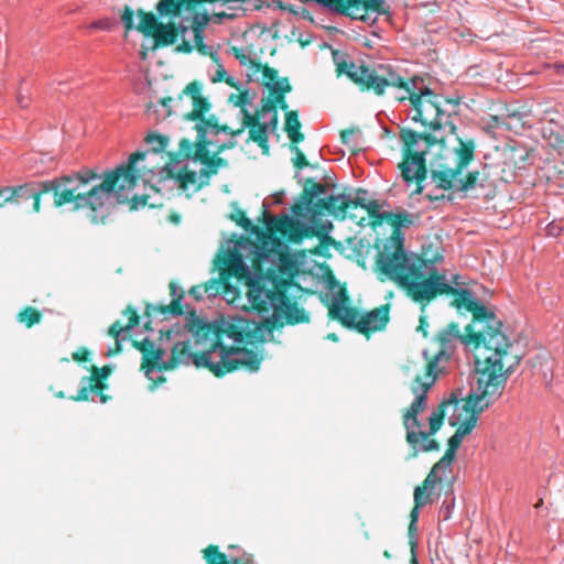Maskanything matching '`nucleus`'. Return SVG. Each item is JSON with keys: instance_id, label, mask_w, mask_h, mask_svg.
<instances>
[{"instance_id": "nucleus-1", "label": "nucleus", "mask_w": 564, "mask_h": 564, "mask_svg": "<svg viewBox=\"0 0 564 564\" xmlns=\"http://www.w3.org/2000/svg\"><path fill=\"white\" fill-rule=\"evenodd\" d=\"M184 99H188L192 106V110L184 118L196 121L194 128L197 137L195 141H180L177 160L166 170V174L182 191L195 193L208 183L210 174L226 165V161L217 155L236 147L234 139L241 130L219 126L216 117L209 115L212 106L203 96L200 83H189L178 96L180 101Z\"/></svg>"}, {"instance_id": "nucleus-2", "label": "nucleus", "mask_w": 564, "mask_h": 564, "mask_svg": "<svg viewBox=\"0 0 564 564\" xmlns=\"http://www.w3.org/2000/svg\"><path fill=\"white\" fill-rule=\"evenodd\" d=\"M383 270L389 273L394 282L401 286L406 296L417 303H427L437 295L454 294L451 302L457 310L465 308L473 314V319L468 324L471 336L467 339V345L477 348L479 337L484 333L496 334L501 330L502 323L496 314L485 306L475 294L468 289H456L447 280L445 274H441L434 260H426L422 257L410 256V258L400 257V254L386 256L382 260Z\"/></svg>"}, {"instance_id": "nucleus-3", "label": "nucleus", "mask_w": 564, "mask_h": 564, "mask_svg": "<svg viewBox=\"0 0 564 564\" xmlns=\"http://www.w3.org/2000/svg\"><path fill=\"white\" fill-rule=\"evenodd\" d=\"M334 62L340 74L347 75L361 89L372 91L377 96L386 93L399 101L410 102L408 118L430 130L436 131L442 127V97L435 94L420 75L411 78L403 77L391 65L379 64L373 67L356 64L346 55L333 53Z\"/></svg>"}, {"instance_id": "nucleus-4", "label": "nucleus", "mask_w": 564, "mask_h": 564, "mask_svg": "<svg viewBox=\"0 0 564 564\" xmlns=\"http://www.w3.org/2000/svg\"><path fill=\"white\" fill-rule=\"evenodd\" d=\"M468 325L465 334H462L457 323H451L438 332L437 341L440 349L430 359L427 351L423 356L429 360L426 370L433 373H441L444 369L443 364L447 362L453 356L458 343L463 344L468 352L475 358L476 373L471 389H485V393H501L507 378L512 373L521 361V357L513 352V345L505 333H486L479 337L477 348L467 345V339L471 336Z\"/></svg>"}, {"instance_id": "nucleus-5", "label": "nucleus", "mask_w": 564, "mask_h": 564, "mask_svg": "<svg viewBox=\"0 0 564 564\" xmlns=\"http://www.w3.org/2000/svg\"><path fill=\"white\" fill-rule=\"evenodd\" d=\"M259 321H252L239 315L221 317L214 323L199 318L191 313L187 318L188 332L198 337L205 336L208 346L215 355L224 352L227 355L223 364L228 368V373L239 369H248L253 372L259 370L262 358L252 350L236 347V344H251L258 339L257 333L262 325H272L282 323L286 319L265 322L257 312Z\"/></svg>"}, {"instance_id": "nucleus-6", "label": "nucleus", "mask_w": 564, "mask_h": 564, "mask_svg": "<svg viewBox=\"0 0 564 564\" xmlns=\"http://www.w3.org/2000/svg\"><path fill=\"white\" fill-rule=\"evenodd\" d=\"M228 267L235 276L248 281V301L263 321L286 319L290 324L308 322V314L293 301V294L299 290L295 283L271 281L260 271L252 273L237 252L229 254Z\"/></svg>"}, {"instance_id": "nucleus-7", "label": "nucleus", "mask_w": 564, "mask_h": 564, "mask_svg": "<svg viewBox=\"0 0 564 564\" xmlns=\"http://www.w3.org/2000/svg\"><path fill=\"white\" fill-rule=\"evenodd\" d=\"M476 142L474 139H457V145L444 150L430 163L431 184L436 189L468 192L484 186L479 171H471L464 176V171L475 158Z\"/></svg>"}, {"instance_id": "nucleus-8", "label": "nucleus", "mask_w": 564, "mask_h": 564, "mask_svg": "<svg viewBox=\"0 0 564 564\" xmlns=\"http://www.w3.org/2000/svg\"><path fill=\"white\" fill-rule=\"evenodd\" d=\"M140 159L147 158L143 154L133 153L130 155L127 164H121L108 172L100 184L87 188L90 184L88 183L82 189L76 191V212L89 208L91 212L96 213L107 205L111 196H113L118 203L128 200L139 180L133 169Z\"/></svg>"}, {"instance_id": "nucleus-9", "label": "nucleus", "mask_w": 564, "mask_h": 564, "mask_svg": "<svg viewBox=\"0 0 564 564\" xmlns=\"http://www.w3.org/2000/svg\"><path fill=\"white\" fill-rule=\"evenodd\" d=\"M99 175L90 169L65 174L46 181H33L22 185L10 186L13 203L20 199H32L33 212L41 210V197L43 194L52 193L54 207L61 208L70 205V210L75 209V192L85 187L88 183L99 180Z\"/></svg>"}, {"instance_id": "nucleus-10", "label": "nucleus", "mask_w": 564, "mask_h": 564, "mask_svg": "<svg viewBox=\"0 0 564 564\" xmlns=\"http://www.w3.org/2000/svg\"><path fill=\"white\" fill-rule=\"evenodd\" d=\"M400 141L402 142V162L399 164L401 175L406 186L410 187L414 184L412 195L422 194L424 185L422 182L426 178V156L433 150H437L435 158L430 161H435L444 150V144L430 133H419L410 128H402L400 130Z\"/></svg>"}, {"instance_id": "nucleus-11", "label": "nucleus", "mask_w": 564, "mask_h": 564, "mask_svg": "<svg viewBox=\"0 0 564 564\" xmlns=\"http://www.w3.org/2000/svg\"><path fill=\"white\" fill-rule=\"evenodd\" d=\"M193 344L188 341L176 343L172 348L170 359L162 361V369H173L180 365H194L198 369H207L216 377L227 375L228 368L221 362L227 355H221V351L215 355L208 346L205 336L198 337L193 335Z\"/></svg>"}, {"instance_id": "nucleus-12", "label": "nucleus", "mask_w": 564, "mask_h": 564, "mask_svg": "<svg viewBox=\"0 0 564 564\" xmlns=\"http://www.w3.org/2000/svg\"><path fill=\"white\" fill-rule=\"evenodd\" d=\"M501 393L488 394L485 389H471L468 399L462 403V411L466 413L465 421L448 440V448L440 459L442 464L452 465L456 452L462 445L464 437L475 429L479 414L487 409Z\"/></svg>"}, {"instance_id": "nucleus-13", "label": "nucleus", "mask_w": 564, "mask_h": 564, "mask_svg": "<svg viewBox=\"0 0 564 564\" xmlns=\"http://www.w3.org/2000/svg\"><path fill=\"white\" fill-rule=\"evenodd\" d=\"M436 378V373L425 369V373L423 376H416L411 386V391L415 395V399L403 415V423L406 429V442L413 449H416L417 435L415 429H420L422 425L417 420V415L426 408L427 392L433 387Z\"/></svg>"}, {"instance_id": "nucleus-14", "label": "nucleus", "mask_w": 564, "mask_h": 564, "mask_svg": "<svg viewBox=\"0 0 564 564\" xmlns=\"http://www.w3.org/2000/svg\"><path fill=\"white\" fill-rule=\"evenodd\" d=\"M394 226L393 232L383 245V249L378 252L377 267L383 275L394 281V279L383 270L382 260L386 256L391 257L393 253L400 257L410 258V256L420 257L419 254L408 251L404 248V234L401 231L402 227H409L413 224V215L408 212L394 214L391 219H388Z\"/></svg>"}, {"instance_id": "nucleus-15", "label": "nucleus", "mask_w": 564, "mask_h": 564, "mask_svg": "<svg viewBox=\"0 0 564 564\" xmlns=\"http://www.w3.org/2000/svg\"><path fill=\"white\" fill-rule=\"evenodd\" d=\"M267 78L271 82L267 83V87L270 89L269 98L263 102L260 109V116L265 119L270 116L269 120L274 129L278 124V110L276 106H280L281 109L286 110L288 104L284 99L283 94L291 91V85L289 84L288 78H283L282 80L273 82L276 78V72L271 68H267L264 72Z\"/></svg>"}, {"instance_id": "nucleus-16", "label": "nucleus", "mask_w": 564, "mask_h": 564, "mask_svg": "<svg viewBox=\"0 0 564 564\" xmlns=\"http://www.w3.org/2000/svg\"><path fill=\"white\" fill-rule=\"evenodd\" d=\"M464 401H462L463 403ZM451 405H454L455 412L462 410L460 401L456 399V397L452 395L451 399L443 401L437 409L433 410L429 417V431H416V449L422 452H431L437 451L440 448L438 443L435 440H429L430 436L437 433L443 424V419L445 416L446 409Z\"/></svg>"}, {"instance_id": "nucleus-17", "label": "nucleus", "mask_w": 564, "mask_h": 564, "mask_svg": "<svg viewBox=\"0 0 564 564\" xmlns=\"http://www.w3.org/2000/svg\"><path fill=\"white\" fill-rule=\"evenodd\" d=\"M304 193L308 198L296 203L292 213L297 217H315L322 214V209L332 194L328 193L325 184L314 183L308 180L304 186Z\"/></svg>"}, {"instance_id": "nucleus-18", "label": "nucleus", "mask_w": 564, "mask_h": 564, "mask_svg": "<svg viewBox=\"0 0 564 564\" xmlns=\"http://www.w3.org/2000/svg\"><path fill=\"white\" fill-rule=\"evenodd\" d=\"M300 218L288 215L269 216L265 224L269 231L279 232L290 242H300L313 232V227Z\"/></svg>"}, {"instance_id": "nucleus-19", "label": "nucleus", "mask_w": 564, "mask_h": 564, "mask_svg": "<svg viewBox=\"0 0 564 564\" xmlns=\"http://www.w3.org/2000/svg\"><path fill=\"white\" fill-rule=\"evenodd\" d=\"M242 113V127L239 129L241 132L237 135H235V141L237 142V137L241 135L243 133V130L246 128L249 129V140L258 143V145L263 150L264 153L269 151L268 145V134L269 130L274 131L276 127L273 129L272 124L270 123V116H268L265 119H263L260 116V110L257 111V113L253 116L250 112H248L246 109L241 110Z\"/></svg>"}, {"instance_id": "nucleus-20", "label": "nucleus", "mask_w": 564, "mask_h": 564, "mask_svg": "<svg viewBox=\"0 0 564 564\" xmlns=\"http://www.w3.org/2000/svg\"><path fill=\"white\" fill-rule=\"evenodd\" d=\"M207 23L208 19L206 15L195 14L191 23V29L194 35V45H189L184 41L183 47L186 52H191L193 47H196L202 55L209 56L215 63H218L220 62V57L217 48H215L214 45H208L204 42V30Z\"/></svg>"}, {"instance_id": "nucleus-21", "label": "nucleus", "mask_w": 564, "mask_h": 564, "mask_svg": "<svg viewBox=\"0 0 564 564\" xmlns=\"http://www.w3.org/2000/svg\"><path fill=\"white\" fill-rule=\"evenodd\" d=\"M289 251V247L281 240L268 238L260 247H257L254 265L262 273V262H268L269 268H274L279 258H282Z\"/></svg>"}, {"instance_id": "nucleus-22", "label": "nucleus", "mask_w": 564, "mask_h": 564, "mask_svg": "<svg viewBox=\"0 0 564 564\" xmlns=\"http://www.w3.org/2000/svg\"><path fill=\"white\" fill-rule=\"evenodd\" d=\"M172 301L170 305H161V306H151L147 307L148 316H162V319H166L169 317L180 316L185 313L188 308V305L183 303L184 292L178 289L176 283H170Z\"/></svg>"}, {"instance_id": "nucleus-23", "label": "nucleus", "mask_w": 564, "mask_h": 564, "mask_svg": "<svg viewBox=\"0 0 564 564\" xmlns=\"http://www.w3.org/2000/svg\"><path fill=\"white\" fill-rule=\"evenodd\" d=\"M348 301L344 291L334 295L329 305V315L332 318L339 321L343 325L355 328L358 323L359 313L354 307L346 305Z\"/></svg>"}, {"instance_id": "nucleus-24", "label": "nucleus", "mask_w": 564, "mask_h": 564, "mask_svg": "<svg viewBox=\"0 0 564 564\" xmlns=\"http://www.w3.org/2000/svg\"><path fill=\"white\" fill-rule=\"evenodd\" d=\"M388 321L389 310L386 306H381L365 315L359 314L356 329L361 334H366L369 330H381L386 327Z\"/></svg>"}, {"instance_id": "nucleus-25", "label": "nucleus", "mask_w": 564, "mask_h": 564, "mask_svg": "<svg viewBox=\"0 0 564 564\" xmlns=\"http://www.w3.org/2000/svg\"><path fill=\"white\" fill-rule=\"evenodd\" d=\"M140 350L143 354V361H142V369L144 370L145 376L149 377V375L155 369H162L163 365L162 361L164 351L156 347L155 343L145 338L141 345Z\"/></svg>"}, {"instance_id": "nucleus-26", "label": "nucleus", "mask_w": 564, "mask_h": 564, "mask_svg": "<svg viewBox=\"0 0 564 564\" xmlns=\"http://www.w3.org/2000/svg\"><path fill=\"white\" fill-rule=\"evenodd\" d=\"M276 273L285 275L289 279H292L297 273V262L290 251H288L282 258H279V262L274 268H267L264 278H269L274 282H280L281 280H275ZM285 281L292 283L291 281Z\"/></svg>"}, {"instance_id": "nucleus-27", "label": "nucleus", "mask_w": 564, "mask_h": 564, "mask_svg": "<svg viewBox=\"0 0 564 564\" xmlns=\"http://www.w3.org/2000/svg\"><path fill=\"white\" fill-rule=\"evenodd\" d=\"M204 558L207 564H251L252 560L249 556H230L218 551L217 546L209 545L204 551Z\"/></svg>"}, {"instance_id": "nucleus-28", "label": "nucleus", "mask_w": 564, "mask_h": 564, "mask_svg": "<svg viewBox=\"0 0 564 564\" xmlns=\"http://www.w3.org/2000/svg\"><path fill=\"white\" fill-rule=\"evenodd\" d=\"M351 208V197L349 195L339 194L333 195L328 197L326 204L322 209V214L324 212H328L329 214L337 217H345L347 215L348 209Z\"/></svg>"}, {"instance_id": "nucleus-29", "label": "nucleus", "mask_w": 564, "mask_h": 564, "mask_svg": "<svg viewBox=\"0 0 564 564\" xmlns=\"http://www.w3.org/2000/svg\"><path fill=\"white\" fill-rule=\"evenodd\" d=\"M147 144L149 145V150L137 153L143 154L147 159H140V161H154L161 156V153L165 150L167 145V138L161 135L159 133H150L145 139Z\"/></svg>"}, {"instance_id": "nucleus-30", "label": "nucleus", "mask_w": 564, "mask_h": 564, "mask_svg": "<svg viewBox=\"0 0 564 564\" xmlns=\"http://www.w3.org/2000/svg\"><path fill=\"white\" fill-rule=\"evenodd\" d=\"M105 389V384L101 382V380H98V377H89L84 378L80 383V389L78 390V393L76 397H73L72 399L75 401H86V400H94V395L98 394L101 390Z\"/></svg>"}, {"instance_id": "nucleus-31", "label": "nucleus", "mask_w": 564, "mask_h": 564, "mask_svg": "<svg viewBox=\"0 0 564 564\" xmlns=\"http://www.w3.org/2000/svg\"><path fill=\"white\" fill-rule=\"evenodd\" d=\"M123 314L128 315V317H129V322H128L127 326L122 327L119 322H115L109 327V330H108L109 335H111L116 338V345H117L118 350L120 349V339H119L120 334L123 333L124 330L133 329L139 323V316L135 313V311H133L132 308L128 307L123 312Z\"/></svg>"}, {"instance_id": "nucleus-32", "label": "nucleus", "mask_w": 564, "mask_h": 564, "mask_svg": "<svg viewBox=\"0 0 564 564\" xmlns=\"http://www.w3.org/2000/svg\"><path fill=\"white\" fill-rule=\"evenodd\" d=\"M123 314L128 315V317H129V322H128L127 326L122 327L119 322H115L109 327V330H108L109 335H111L116 338V345H117L118 350L120 349V339H119L120 334L123 333L124 330L133 329L139 323V316L135 313V311H133L132 308L128 307L123 312Z\"/></svg>"}, {"instance_id": "nucleus-33", "label": "nucleus", "mask_w": 564, "mask_h": 564, "mask_svg": "<svg viewBox=\"0 0 564 564\" xmlns=\"http://www.w3.org/2000/svg\"><path fill=\"white\" fill-rule=\"evenodd\" d=\"M156 161L158 159H155L154 161H139L135 164V167L133 169L139 178L145 181L149 176L161 174L167 166V163H165L164 165H160L158 164Z\"/></svg>"}, {"instance_id": "nucleus-34", "label": "nucleus", "mask_w": 564, "mask_h": 564, "mask_svg": "<svg viewBox=\"0 0 564 564\" xmlns=\"http://www.w3.org/2000/svg\"><path fill=\"white\" fill-rule=\"evenodd\" d=\"M301 123L295 111H289L285 119V131L288 137L293 143H299L304 140V135L299 131Z\"/></svg>"}, {"instance_id": "nucleus-35", "label": "nucleus", "mask_w": 564, "mask_h": 564, "mask_svg": "<svg viewBox=\"0 0 564 564\" xmlns=\"http://www.w3.org/2000/svg\"><path fill=\"white\" fill-rule=\"evenodd\" d=\"M177 35V29L174 26L173 23H169L159 24L158 30L155 31L153 36H155L156 42L170 45L176 41Z\"/></svg>"}, {"instance_id": "nucleus-36", "label": "nucleus", "mask_w": 564, "mask_h": 564, "mask_svg": "<svg viewBox=\"0 0 564 564\" xmlns=\"http://www.w3.org/2000/svg\"><path fill=\"white\" fill-rule=\"evenodd\" d=\"M451 466L447 464H442V460H438L431 469L426 478L424 479L421 488L424 490H433L435 485L442 480V477L440 476V473H444L446 469H448Z\"/></svg>"}, {"instance_id": "nucleus-37", "label": "nucleus", "mask_w": 564, "mask_h": 564, "mask_svg": "<svg viewBox=\"0 0 564 564\" xmlns=\"http://www.w3.org/2000/svg\"><path fill=\"white\" fill-rule=\"evenodd\" d=\"M138 17L140 21L137 29L145 35H154L160 24L154 14L139 11Z\"/></svg>"}, {"instance_id": "nucleus-38", "label": "nucleus", "mask_w": 564, "mask_h": 564, "mask_svg": "<svg viewBox=\"0 0 564 564\" xmlns=\"http://www.w3.org/2000/svg\"><path fill=\"white\" fill-rule=\"evenodd\" d=\"M219 285L215 282H212L210 284H204V285H195L191 288L189 295L194 297L196 301H200L204 299L205 295L208 297L216 296L218 293Z\"/></svg>"}, {"instance_id": "nucleus-39", "label": "nucleus", "mask_w": 564, "mask_h": 564, "mask_svg": "<svg viewBox=\"0 0 564 564\" xmlns=\"http://www.w3.org/2000/svg\"><path fill=\"white\" fill-rule=\"evenodd\" d=\"M371 218L377 220H388L394 216L392 212L382 210V204L379 200L372 199L368 202L365 208Z\"/></svg>"}, {"instance_id": "nucleus-40", "label": "nucleus", "mask_w": 564, "mask_h": 564, "mask_svg": "<svg viewBox=\"0 0 564 564\" xmlns=\"http://www.w3.org/2000/svg\"><path fill=\"white\" fill-rule=\"evenodd\" d=\"M183 0H161L158 6V12L161 17L165 14L176 15L180 13Z\"/></svg>"}, {"instance_id": "nucleus-41", "label": "nucleus", "mask_w": 564, "mask_h": 564, "mask_svg": "<svg viewBox=\"0 0 564 564\" xmlns=\"http://www.w3.org/2000/svg\"><path fill=\"white\" fill-rule=\"evenodd\" d=\"M18 321L24 324L26 327H31L34 324L40 323L41 314L33 307H25L18 315Z\"/></svg>"}, {"instance_id": "nucleus-42", "label": "nucleus", "mask_w": 564, "mask_h": 564, "mask_svg": "<svg viewBox=\"0 0 564 564\" xmlns=\"http://www.w3.org/2000/svg\"><path fill=\"white\" fill-rule=\"evenodd\" d=\"M431 490H424L421 487H415L414 489V503L417 505V507H425L426 505L432 502L431 499Z\"/></svg>"}, {"instance_id": "nucleus-43", "label": "nucleus", "mask_w": 564, "mask_h": 564, "mask_svg": "<svg viewBox=\"0 0 564 564\" xmlns=\"http://www.w3.org/2000/svg\"><path fill=\"white\" fill-rule=\"evenodd\" d=\"M454 507H455V498L454 497L446 498L440 508V511H438L440 518H442L443 521H447L452 516V511H453Z\"/></svg>"}, {"instance_id": "nucleus-44", "label": "nucleus", "mask_w": 564, "mask_h": 564, "mask_svg": "<svg viewBox=\"0 0 564 564\" xmlns=\"http://www.w3.org/2000/svg\"><path fill=\"white\" fill-rule=\"evenodd\" d=\"M230 218L246 230H248L251 226V221L245 216V213L238 207L235 208V212L230 215Z\"/></svg>"}, {"instance_id": "nucleus-45", "label": "nucleus", "mask_w": 564, "mask_h": 564, "mask_svg": "<svg viewBox=\"0 0 564 564\" xmlns=\"http://www.w3.org/2000/svg\"><path fill=\"white\" fill-rule=\"evenodd\" d=\"M367 194L368 192L367 191H364V189H359L357 192V196L355 199H351V208H357V207H361V208H366L368 202H371V199H367Z\"/></svg>"}, {"instance_id": "nucleus-46", "label": "nucleus", "mask_w": 564, "mask_h": 564, "mask_svg": "<svg viewBox=\"0 0 564 564\" xmlns=\"http://www.w3.org/2000/svg\"><path fill=\"white\" fill-rule=\"evenodd\" d=\"M291 151L295 153V159L293 160L294 162V165L297 167V169H303L304 166L307 165V162H306V159H305V155L303 154V152L299 149L297 145H292L291 147Z\"/></svg>"}, {"instance_id": "nucleus-47", "label": "nucleus", "mask_w": 564, "mask_h": 564, "mask_svg": "<svg viewBox=\"0 0 564 564\" xmlns=\"http://www.w3.org/2000/svg\"><path fill=\"white\" fill-rule=\"evenodd\" d=\"M236 98H237V101H235V104L237 106H240L241 110H242V109H245L243 108L245 106L251 105L253 96L249 90H246V91L237 95Z\"/></svg>"}, {"instance_id": "nucleus-48", "label": "nucleus", "mask_w": 564, "mask_h": 564, "mask_svg": "<svg viewBox=\"0 0 564 564\" xmlns=\"http://www.w3.org/2000/svg\"><path fill=\"white\" fill-rule=\"evenodd\" d=\"M7 203H13L10 186L0 187V207H3Z\"/></svg>"}, {"instance_id": "nucleus-49", "label": "nucleus", "mask_w": 564, "mask_h": 564, "mask_svg": "<svg viewBox=\"0 0 564 564\" xmlns=\"http://www.w3.org/2000/svg\"><path fill=\"white\" fill-rule=\"evenodd\" d=\"M340 138H341V142L344 144H347V145L354 144L355 130L347 129V130L341 131Z\"/></svg>"}, {"instance_id": "nucleus-50", "label": "nucleus", "mask_w": 564, "mask_h": 564, "mask_svg": "<svg viewBox=\"0 0 564 564\" xmlns=\"http://www.w3.org/2000/svg\"><path fill=\"white\" fill-rule=\"evenodd\" d=\"M227 75V72L225 67L218 62L217 63V69L215 72V75L213 76V82H220L225 78Z\"/></svg>"}, {"instance_id": "nucleus-51", "label": "nucleus", "mask_w": 564, "mask_h": 564, "mask_svg": "<svg viewBox=\"0 0 564 564\" xmlns=\"http://www.w3.org/2000/svg\"><path fill=\"white\" fill-rule=\"evenodd\" d=\"M110 373V368L108 366H104L102 368L94 367V373L91 377H98V380L101 378H106Z\"/></svg>"}, {"instance_id": "nucleus-52", "label": "nucleus", "mask_w": 564, "mask_h": 564, "mask_svg": "<svg viewBox=\"0 0 564 564\" xmlns=\"http://www.w3.org/2000/svg\"><path fill=\"white\" fill-rule=\"evenodd\" d=\"M122 21L127 29H131L133 25V13L127 9L122 15Z\"/></svg>"}, {"instance_id": "nucleus-53", "label": "nucleus", "mask_w": 564, "mask_h": 564, "mask_svg": "<svg viewBox=\"0 0 564 564\" xmlns=\"http://www.w3.org/2000/svg\"><path fill=\"white\" fill-rule=\"evenodd\" d=\"M422 507H417V505L414 503V507L413 509L411 510V513H410V522L412 523V525L414 527V524L417 523L419 521V517H420V509Z\"/></svg>"}, {"instance_id": "nucleus-54", "label": "nucleus", "mask_w": 564, "mask_h": 564, "mask_svg": "<svg viewBox=\"0 0 564 564\" xmlns=\"http://www.w3.org/2000/svg\"><path fill=\"white\" fill-rule=\"evenodd\" d=\"M88 351L85 348H79L73 354V359L76 361H84L87 359Z\"/></svg>"}, {"instance_id": "nucleus-55", "label": "nucleus", "mask_w": 564, "mask_h": 564, "mask_svg": "<svg viewBox=\"0 0 564 564\" xmlns=\"http://www.w3.org/2000/svg\"><path fill=\"white\" fill-rule=\"evenodd\" d=\"M416 533H417V528H416V524H414V527L412 525V523L410 522L409 524V538H410V542L412 544V547H414L416 545Z\"/></svg>"}, {"instance_id": "nucleus-56", "label": "nucleus", "mask_w": 564, "mask_h": 564, "mask_svg": "<svg viewBox=\"0 0 564 564\" xmlns=\"http://www.w3.org/2000/svg\"><path fill=\"white\" fill-rule=\"evenodd\" d=\"M109 28V23L107 21H94L89 24V29H100L107 30Z\"/></svg>"}, {"instance_id": "nucleus-57", "label": "nucleus", "mask_w": 564, "mask_h": 564, "mask_svg": "<svg viewBox=\"0 0 564 564\" xmlns=\"http://www.w3.org/2000/svg\"><path fill=\"white\" fill-rule=\"evenodd\" d=\"M17 101L21 108L29 106V98L21 90L18 94Z\"/></svg>"}, {"instance_id": "nucleus-58", "label": "nucleus", "mask_w": 564, "mask_h": 564, "mask_svg": "<svg viewBox=\"0 0 564 564\" xmlns=\"http://www.w3.org/2000/svg\"><path fill=\"white\" fill-rule=\"evenodd\" d=\"M427 327H429V323L426 322V316H421L420 317V325L417 327V330L422 332L423 335L426 337L427 336V332H426Z\"/></svg>"}, {"instance_id": "nucleus-59", "label": "nucleus", "mask_w": 564, "mask_h": 564, "mask_svg": "<svg viewBox=\"0 0 564 564\" xmlns=\"http://www.w3.org/2000/svg\"><path fill=\"white\" fill-rule=\"evenodd\" d=\"M425 196L431 202L443 199L445 197L443 194L442 195H433L432 193H426Z\"/></svg>"}, {"instance_id": "nucleus-60", "label": "nucleus", "mask_w": 564, "mask_h": 564, "mask_svg": "<svg viewBox=\"0 0 564 564\" xmlns=\"http://www.w3.org/2000/svg\"><path fill=\"white\" fill-rule=\"evenodd\" d=\"M459 417H460V414H457V416L455 419L452 417L449 420V424L453 425V426L456 425L458 423V421H459Z\"/></svg>"}, {"instance_id": "nucleus-61", "label": "nucleus", "mask_w": 564, "mask_h": 564, "mask_svg": "<svg viewBox=\"0 0 564 564\" xmlns=\"http://www.w3.org/2000/svg\"><path fill=\"white\" fill-rule=\"evenodd\" d=\"M187 31H188L187 26H184V25L181 26V33H182L183 37H185Z\"/></svg>"}, {"instance_id": "nucleus-62", "label": "nucleus", "mask_w": 564, "mask_h": 564, "mask_svg": "<svg viewBox=\"0 0 564 564\" xmlns=\"http://www.w3.org/2000/svg\"><path fill=\"white\" fill-rule=\"evenodd\" d=\"M235 51H236V57L239 58L241 63H243L242 57H245V55L243 54H238L237 50H235Z\"/></svg>"}, {"instance_id": "nucleus-63", "label": "nucleus", "mask_w": 564, "mask_h": 564, "mask_svg": "<svg viewBox=\"0 0 564 564\" xmlns=\"http://www.w3.org/2000/svg\"><path fill=\"white\" fill-rule=\"evenodd\" d=\"M555 67L561 72L564 70V64L555 65Z\"/></svg>"}, {"instance_id": "nucleus-64", "label": "nucleus", "mask_w": 564, "mask_h": 564, "mask_svg": "<svg viewBox=\"0 0 564 564\" xmlns=\"http://www.w3.org/2000/svg\"><path fill=\"white\" fill-rule=\"evenodd\" d=\"M218 17H219L220 19H223V18L227 17V14H226V13H219V14H218Z\"/></svg>"}]
</instances>
